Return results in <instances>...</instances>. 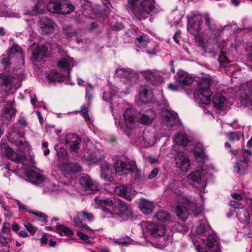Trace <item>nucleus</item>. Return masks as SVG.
I'll use <instances>...</instances> for the list:
<instances>
[{
  "instance_id": "nucleus-12",
  "label": "nucleus",
  "mask_w": 252,
  "mask_h": 252,
  "mask_svg": "<svg viewBox=\"0 0 252 252\" xmlns=\"http://www.w3.org/2000/svg\"><path fill=\"white\" fill-rule=\"evenodd\" d=\"M57 25L51 19L45 17L38 23V31L42 35H49L54 32Z\"/></svg>"
},
{
  "instance_id": "nucleus-18",
  "label": "nucleus",
  "mask_w": 252,
  "mask_h": 252,
  "mask_svg": "<svg viewBox=\"0 0 252 252\" xmlns=\"http://www.w3.org/2000/svg\"><path fill=\"white\" fill-rule=\"evenodd\" d=\"M103 152L95 147L86 149L84 153V158L94 163L99 162L103 158Z\"/></svg>"
},
{
  "instance_id": "nucleus-61",
  "label": "nucleus",
  "mask_w": 252,
  "mask_h": 252,
  "mask_svg": "<svg viewBox=\"0 0 252 252\" xmlns=\"http://www.w3.org/2000/svg\"><path fill=\"white\" fill-rule=\"evenodd\" d=\"M77 236L82 240L86 241L88 239L89 237L82 232H78Z\"/></svg>"
},
{
  "instance_id": "nucleus-55",
  "label": "nucleus",
  "mask_w": 252,
  "mask_h": 252,
  "mask_svg": "<svg viewBox=\"0 0 252 252\" xmlns=\"http://www.w3.org/2000/svg\"><path fill=\"white\" fill-rule=\"evenodd\" d=\"M80 215H82L84 219H86L89 221L93 219V216L91 214L85 212H81Z\"/></svg>"
},
{
  "instance_id": "nucleus-31",
  "label": "nucleus",
  "mask_w": 252,
  "mask_h": 252,
  "mask_svg": "<svg viewBox=\"0 0 252 252\" xmlns=\"http://www.w3.org/2000/svg\"><path fill=\"white\" fill-rule=\"evenodd\" d=\"M189 141L188 136L184 132H179L174 137V142L177 145L185 146L188 145Z\"/></svg>"
},
{
  "instance_id": "nucleus-6",
  "label": "nucleus",
  "mask_w": 252,
  "mask_h": 252,
  "mask_svg": "<svg viewBox=\"0 0 252 252\" xmlns=\"http://www.w3.org/2000/svg\"><path fill=\"white\" fill-rule=\"evenodd\" d=\"M17 78L8 74L0 73V90L5 92L10 91L12 87L20 86L21 80L23 79L22 70L16 73Z\"/></svg>"
},
{
  "instance_id": "nucleus-37",
  "label": "nucleus",
  "mask_w": 252,
  "mask_h": 252,
  "mask_svg": "<svg viewBox=\"0 0 252 252\" xmlns=\"http://www.w3.org/2000/svg\"><path fill=\"white\" fill-rule=\"evenodd\" d=\"M5 149L6 155L11 160L19 162L21 160V158L18 155L17 153L13 151L11 148L4 147Z\"/></svg>"
},
{
  "instance_id": "nucleus-24",
  "label": "nucleus",
  "mask_w": 252,
  "mask_h": 252,
  "mask_svg": "<svg viewBox=\"0 0 252 252\" xmlns=\"http://www.w3.org/2000/svg\"><path fill=\"white\" fill-rule=\"evenodd\" d=\"M114 191L116 195L125 198L128 201H131L135 195V192L130 188L126 186H119L116 187Z\"/></svg>"
},
{
  "instance_id": "nucleus-27",
  "label": "nucleus",
  "mask_w": 252,
  "mask_h": 252,
  "mask_svg": "<svg viewBox=\"0 0 252 252\" xmlns=\"http://www.w3.org/2000/svg\"><path fill=\"white\" fill-rule=\"evenodd\" d=\"M27 177L29 181L35 185H40L46 180L44 176L34 171L28 172Z\"/></svg>"
},
{
  "instance_id": "nucleus-57",
  "label": "nucleus",
  "mask_w": 252,
  "mask_h": 252,
  "mask_svg": "<svg viewBox=\"0 0 252 252\" xmlns=\"http://www.w3.org/2000/svg\"><path fill=\"white\" fill-rule=\"evenodd\" d=\"M158 172V170L157 168H154V169H153L148 175L149 179H152L155 178L157 175Z\"/></svg>"
},
{
  "instance_id": "nucleus-11",
  "label": "nucleus",
  "mask_w": 252,
  "mask_h": 252,
  "mask_svg": "<svg viewBox=\"0 0 252 252\" xmlns=\"http://www.w3.org/2000/svg\"><path fill=\"white\" fill-rule=\"evenodd\" d=\"M203 170L199 169L191 172L188 176L191 184L199 190H204L206 185V180L203 178Z\"/></svg>"
},
{
  "instance_id": "nucleus-19",
  "label": "nucleus",
  "mask_w": 252,
  "mask_h": 252,
  "mask_svg": "<svg viewBox=\"0 0 252 252\" xmlns=\"http://www.w3.org/2000/svg\"><path fill=\"white\" fill-rule=\"evenodd\" d=\"M82 188L86 191H95L99 189L98 183L88 175H83L79 178Z\"/></svg>"
},
{
  "instance_id": "nucleus-33",
  "label": "nucleus",
  "mask_w": 252,
  "mask_h": 252,
  "mask_svg": "<svg viewBox=\"0 0 252 252\" xmlns=\"http://www.w3.org/2000/svg\"><path fill=\"white\" fill-rule=\"evenodd\" d=\"M80 214L81 212L78 213L74 217L73 220L74 225L78 227L82 228L85 231L93 232V230L91 228L83 222L84 218L82 215H80Z\"/></svg>"
},
{
  "instance_id": "nucleus-5",
  "label": "nucleus",
  "mask_w": 252,
  "mask_h": 252,
  "mask_svg": "<svg viewBox=\"0 0 252 252\" xmlns=\"http://www.w3.org/2000/svg\"><path fill=\"white\" fill-rule=\"evenodd\" d=\"M22 62L23 55L21 48L18 46L12 47L8 51L7 54L4 55L0 61L1 67L5 72H10L14 69L11 64L15 62Z\"/></svg>"
},
{
  "instance_id": "nucleus-26",
  "label": "nucleus",
  "mask_w": 252,
  "mask_h": 252,
  "mask_svg": "<svg viewBox=\"0 0 252 252\" xmlns=\"http://www.w3.org/2000/svg\"><path fill=\"white\" fill-rule=\"evenodd\" d=\"M14 102L15 101L13 99L11 101H9V102L5 105L3 109L2 113V116L7 120H10L14 117L16 112V110L13 106Z\"/></svg>"
},
{
  "instance_id": "nucleus-53",
  "label": "nucleus",
  "mask_w": 252,
  "mask_h": 252,
  "mask_svg": "<svg viewBox=\"0 0 252 252\" xmlns=\"http://www.w3.org/2000/svg\"><path fill=\"white\" fill-rule=\"evenodd\" d=\"M24 226L28 231L31 233H34L36 230L32 224L28 222H25Z\"/></svg>"
},
{
  "instance_id": "nucleus-58",
  "label": "nucleus",
  "mask_w": 252,
  "mask_h": 252,
  "mask_svg": "<svg viewBox=\"0 0 252 252\" xmlns=\"http://www.w3.org/2000/svg\"><path fill=\"white\" fill-rule=\"evenodd\" d=\"M204 18L205 20V23L207 26H210L211 23V18L208 13H206L203 15Z\"/></svg>"
},
{
  "instance_id": "nucleus-20",
  "label": "nucleus",
  "mask_w": 252,
  "mask_h": 252,
  "mask_svg": "<svg viewBox=\"0 0 252 252\" xmlns=\"http://www.w3.org/2000/svg\"><path fill=\"white\" fill-rule=\"evenodd\" d=\"M76 63L73 61L72 58L69 56L61 59L57 63L58 67L63 71L67 72L68 77H70V71L73 66L75 65Z\"/></svg>"
},
{
  "instance_id": "nucleus-59",
  "label": "nucleus",
  "mask_w": 252,
  "mask_h": 252,
  "mask_svg": "<svg viewBox=\"0 0 252 252\" xmlns=\"http://www.w3.org/2000/svg\"><path fill=\"white\" fill-rule=\"evenodd\" d=\"M10 225V223H5L2 228V232L3 233H8L9 232Z\"/></svg>"
},
{
  "instance_id": "nucleus-56",
  "label": "nucleus",
  "mask_w": 252,
  "mask_h": 252,
  "mask_svg": "<svg viewBox=\"0 0 252 252\" xmlns=\"http://www.w3.org/2000/svg\"><path fill=\"white\" fill-rule=\"evenodd\" d=\"M17 204L18 205L19 210L21 212H26L28 211L26 206L20 203L19 201H17Z\"/></svg>"
},
{
  "instance_id": "nucleus-52",
  "label": "nucleus",
  "mask_w": 252,
  "mask_h": 252,
  "mask_svg": "<svg viewBox=\"0 0 252 252\" xmlns=\"http://www.w3.org/2000/svg\"><path fill=\"white\" fill-rule=\"evenodd\" d=\"M30 213H32L34 215L39 217L41 219V220L44 222L47 221V216L41 212H29Z\"/></svg>"
},
{
  "instance_id": "nucleus-60",
  "label": "nucleus",
  "mask_w": 252,
  "mask_h": 252,
  "mask_svg": "<svg viewBox=\"0 0 252 252\" xmlns=\"http://www.w3.org/2000/svg\"><path fill=\"white\" fill-rule=\"evenodd\" d=\"M80 111L82 113L83 117L85 118V119H87V118H89V115L87 113V110L86 109V108L85 106H82L81 108Z\"/></svg>"
},
{
  "instance_id": "nucleus-8",
  "label": "nucleus",
  "mask_w": 252,
  "mask_h": 252,
  "mask_svg": "<svg viewBox=\"0 0 252 252\" xmlns=\"http://www.w3.org/2000/svg\"><path fill=\"white\" fill-rule=\"evenodd\" d=\"M116 87H110L109 90L103 93L102 98L106 101H109L110 103V107L112 113L114 110L119 111L122 106L120 104V101L122 99L120 98L117 93H122V91Z\"/></svg>"
},
{
  "instance_id": "nucleus-36",
  "label": "nucleus",
  "mask_w": 252,
  "mask_h": 252,
  "mask_svg": "<svg viewBox=\"0 0 252 252\" xmlns=\"http://www.w3.org/2000/svg\"><path fill=\"white\" fill-rule=\"evenodd\" d=\"M155 218L161 222H166L172 220L170 216L164 211H159L155 215Z\"/></svg>"
},
{
  "instance_id": "nucleus-17",
  "label": "nucleus",
  "mask_w": 252,
  "mask_h": 252,
  "mask_svg": "<svg viewBox=\"0 0 252 252\" xmlns=\"http://www.w3.org/2000/svg\"><path fill=\"white\" fill-rule=\"evenodd\" d=\"M160 116L163 123L167 126H173L178 123V115L175 112L164 109L161 112Z\"/></svg>"
},
{
  "instance_id": "nucleus-42",
  "label": "nucleus",
  "mask_w": 252,
  "mask_h": 252,
  "mask_svg": "<svg viewBox=\"0 0 252 252\" xmlns=\"http://www.w3.org/2000/svg\"><path fill=\"white\" fill-rule=\"evenodd\" d=\"M57 229L58 230V233L62 235H64L69 236L72 235L73 234L72 230L70 228L64 225H57Z\"/></svg>"
},
{
  "instance_id": "nucleus-32",
  "label": "nucleus",
  "mask_w": 252,
  "mask_h": 252,
  "mask_svg": "<svg viewBox=\"0 0 252 252\" xmlns=\"http://www.w3.org/2000/svg\"><path fill=\"white\" fill-rule=\"evenodd\" d=\"M119 204L120 213L117 216H120L123 220H126L130 214V209L123 201L120 200Z\"/></svg>"
},
{
  "instance_id": "nucleus-39",
  "label": "nucleus",
  "mask_w": 252,
  "mask_h": 252,
  "mask_svg": "<svg viewBox=\"0 0 252 252\" xmlns=\"http://www.w3.org/2000/svg\"><path fill=\"white\" fill-rule=\"evenodd\" d=\"M47 77L50 82H62L63 80L62 74L56 71H52Z\"/></svg>"
},
{
  "instance_id": "nucleus-49",
  "label": "nucleus",
  "mask_w": 252,
  "mask_h": 252,
  "mask_svg": "<svg viewBox=\"0 0 252 252\" xmlns=\"http://www.w3.org/2000/svg\"><path fill=\"white\" fill-rule=\"evenodd\" d=\"M63 32L68 37H72L76 34V32L74 30L70 27L64 28Z\"/></svg>"
},
{
  "instance_id": "nucleus-21",
  "label": "nucleus",
  "mask_w": 252,
  "mask_h": 252,
  "mask_svg": "<svg viewBox=\"0 0 252 252\" xmlns=\"http://www.w3.org/2000/svg\"><path fill=\"white\" fill-rule=\"evenodd\" d=\"M32 61L39 62L46 56L47 48L45 46H39L34 43L32 46Z\"/></svg>"
},
{
  "instance_id": "nucleus-29",
  "label": "nucleus",
  "mask_w": 252,
  "mask_h": 252,
  "mask_svg": "<svg viewBox=\"0 0 252 252\" xmlns=\"http://www.w3.org/2000/svg\"><path fill=\"white\" fill-rule=\"evenodd\" d=\"M75 8L74 5L71 4L68 0H60V13L67 14L72 12Z\"/></svg>"
},
{
  "instance_id": "nucleus-46",
  "label": "nucleus",
  "mask_w": 252,
  "mask_h": 252,
  "mask_svg": "<svg viewBox=\"0 0 252 252\" xmlns=\"http://www.w3.org/2000/svg\"><path fill=\"white\" fill-rule=\"evenodd\" d=\"M93 87L91 85L89 84L86 88V98L88 100V104L89 105L90 104L91 100L93 96Z\"/></svg>"
},
{
  "instance_id": "nucleus-40",
  "label": "nucleus",
  "mask_w": 252,
  "mask_h": 252,
  "mask_svg": "<svg viewBox=\"0 0 252 252\" xmlns=\"http://www.w3.org/2000/svg\"><path fill=\"white\" fill-rule=\"evenodd\" d=\"M47 7L49 11L53 13L59 14L60 9V1L59 2L50 1L48 3Z\"/></svg>"
},
{
  "instance_id": "nucleus-62",
  "label": "nucleus",
  "mask_w": 252,
  "mask_h": 252,
  "mask_svg": "<svg viewBox=\"0 0 252 252\" xmlns=\"http://www.w3.org/2000/svg\"><path fill=\"white\" fill-rule=\"evenodd\" d=\"M40 6V4L39 3L37 4L34 7V10L32 11V14H36L38 13H41L43 12L42 10H38L37 8H38Z\"/></svg>"
},
{
  "instance_id": "nucleus-28",
  "label": "nucleus",
  "mask_w": 252,
  "mask_h": 252,
  "mask_svg": "<svg viewBox=\"0 0 252 252\" xmlns=\"http://www.w3.org/2000/svg\"><path fill=\"white\" fill-rule=\"evenodd\" d=\"M138 205L140 210L145 215L151 213L155 207L152 202L144 199H140Z\"/></svg>"
},
{
  "instance_id": "nucleus-3",
  "label": "nucleus",
  "mask_w": 252,
  "mask_h": 252,
  "mask_svg": "<svg viewBox=\"0 0 252 252\" xmlns=\"http://www.w3.org/2000/svg\"><path fill=\"white\" fill-rule=\"evenodd\" d=\"M131 5L135 18L141 20L153 15L160 10L155 0H128Z\"/></svg>"
},
{
  "instance_id": "nucleus-15",
  "label": "nucleus",
  "mask_w": 252,
  "mask_h": 252,
  "mask_svg": "<svg viewBox=\"0 0 252 252\" xmlns=\"http://www.w3.org/2000/svg\"><path fill=\"white\" fill-rule=\"evenodd\" d=\"M176 166L183 172H187L190 168V159L184 152H178L175 156Z\"/></svg>"
},
{
  "instance_id": "nucleus-7",
  "label": "nucleus",
  "mask_w": 252,
  "mask_h": 252,
  "mask_svg": "<svg viewBox=\"0 0 252 252\" xmlns=\"http://www.w3.org/2000/svg\"><path fill=\"white\" fill-rule=\"evenodd\" d=\"M210 80L208 78L202 79L198 83L195 94L202 104L207 105L211 101L213 93L210 89Z\"/></svg>"
},
{
  "instance_id": "nucleus-1",
  "label": "nucleus",
  "mask_w": 252,
  "mask_h": 252,
  "mask_svg": "<svg viewBox=\"0 0 252 252\" xmlns=\"http://www.w3.org/2000/svg\"><path fill=\"white\" fill-rule=\"evenodd\" d=\"M177 184V182L172 181L169 185L168 188L176 195V214L179 218L185 221L187 219L189 212H192L194 216H197L202 212V208L197 207L195 202H191L189 198L185 196L181 190L175 188Z\"/></svg>"
},
{
  "instance_id": "nucleus-54",
  "label": "nucleus",
  "mask_w": 252,
  "mask_h": 252,
  "mask_svg": "<svg viewBox=\"0 0 252 252\" xmlns=\"http://www.w3.org/2000/svg\"><path fill=\"white\" fill-rule=\"evenodd\" d=\"M238 201H237V200H231L230 202V205L234 208H237L238 209L243 208V205L239 203Z\"/></svg>"
},
{
  "instance_id": "nucleus-4",
  "label": "nucleus",
  "mask_w": 252,
  "mask_h": 252,
  "mask_svg": "<svg viewBox=\"0 0 252 252\" xmlns=\"http://www.w3.org/2000/svg\"><path fill=\"white\" fill-rule=\"evenodd\" d=\"M114 166L116 174L126 175L130 173L135 180H139L142 178V173L137 168L134 161L118 160L115 162Z\"/></svg>"
},
{
  "instance_id": "nucleus-2",
  "label": "nucleus",
  "mask_w": 252,
  "mask_h": 252,
  "mask_svg": "<svg viewBox=\"0 0 252 252\" xmlns=\"http://www.w3.org/2000/svg\"><path fill=\"white\" fill-rule=\"evenodd\" d=\"M156 117V114L153 110L149 109L139 112L133 109L127 108L124 113L126 126L127 128L135 127L138 123L145 125H151Z\"/></svg>"
},
{
  "instance_id": "nucleus-25",
  "label": "nucleus",
  "mask_w": 252,
  "mask_h": 252,
  "mask_svg": "<svg viewBox=\"0 0 252 252\" xmlns=\"http://www.w3.org/2000/svg\"><path fill=\"white\" fill-rule=\"evenodd\" d=\"M236 217L240 222L247 224L248 230H250V215L246 209H238L236 211Z\"/></svg>"
},
{
  "instance_id": "nucleus-47",
  "label": "nucleus",
  "mask_w": 252,
  "mask_h": 252,
  "mask_svg": "<svg viewBox=\"0 0 252 252\" xmlns=\"http://www.w3.org/2000/svg\"><path fill=\"white\" fill-rule=\"evenodd\" d=\"M3 239L6 242H0V252H10V247L7 241V240H9V239H6L4 237Z\"/></svg>"
},
{
  "instance_id": "nucleus-16",
  "label": "nucleus",
  "mask_w": 252,
  "mask_h": 252,
  "mask_svg": "<svg viewBox=\"0 0 252 252\" xmlns=\"http://www.w3.org/2000/svg\"><path fill=\"white\" fill-rule=\"evenodd\" d=\"M202 16L199 14L188 18V32L194 35H197L201 30Z\"/></svg>"
},
{
  "instance_id": "nucleus-44",
  "label": "nucleus",
  "mask_w": 252,
  "mask_h": 252,
  "mask_svg": "<svg viewBox=\"0 0 252 252\" xmlns=\"http://www.w3.org/2000/svg\"><path fill=\"white\" fill-rule=\"evenodd\" d=\"M248 155L251 156L252 155V152L249 150H247L242 152V155L238 157L239 160L241 162H244L245 164V166H247V163L249 160Z\"/></svg>"
},
{
  "instance_id": "nucleus-34",
  "label": "nucleus",
  "mask_w": 252,
  "mask_h": 252,
  "mask_svg": "<svg viewBox=\"0 0 252 252\" xmlns=\"http://www.w3.org/2000/svg\"><path fill=\"white\" fill-rule=\"evenodd\" d=\"M62 169L68 173L80 171H81V167L77 163H66L63 165Z\"/></svg>"
},
{
  "instance_id": "nucleus-43",
  "label": "nucleus",
  "mask_w": 252,
  "mask_h": 252,
  "mask_svg": "<svg viewBox=\"0 0 252 252\" xmlns=\"http://www.w3.org/2000/svg\"><path fill=\"white\" fill-rule=\"evenodd\" d=\"M136 39L138 42L137 44L140 48H144L149 42V38L145 34L137 37Z\"/></svg>"
},
{
  "instance_id": "nucleus-41",
  "label": "nucleus",
  "mask_w": 252,
  "mask_h": 252,
  "mask_svg": "<svg viewBox=\"0 0 252 252\" xmlns=\"http://www.w3.org/2000/svg\"><path fill=\"white\" fill-rule=\"evenodd\" d=\"M100 168L101 177L105 180L108 179L109 176L111 173L110 165L108 163H105L101 166Z\"/></svg>"
},
{
  "instance_id": "nucleus-14",
  "label": "nucleus",
  "mask_w": 252,
  "mask_h": 252,
  "mask_svg": "<svg viewBox=\"0 0 252 252\" xmlns=\"http://www.w3.org/2000/svg\"><path fill=\"white\" fill-rule=\"evenodd\" d=\"M141 74L146 80L153 85L161 84L163 78L162 73L157 70H148L141 72Z\"/></svg>"
},
{
  "instance_id": "nucleus-38",
  "label": "nucleus",
  "mask_w": 252,
  "mask_h": 252,
  "mask_svg": "<svg viewBox=\"0 0 252 252\" xmlns=\"http://www.w3.org/2000/svg\"><path fill=\"white\" fill-rule=\"evenodd\" d=\"M95 201L96 203L102 206L113 207L114 205L112 200L109 198H103L102 196L95 197Z\"/></svg>"
},
{
  "instance_id": "nucleus-10",
  "label": "nucleus",
  "mask_w": 252,
  "mask_h": 252,
  "mask_svg": "<svg viewBox=\"0 0 252 252\" xmlns=\"http://www.w3.org/2000/svg\"><path fill=\"white\" fill-rule=\"evenodd\" d=\"M61 142L66 147H69L71 151L77 153L79 149L81 139L74 133H68L62 135Z\"/></svg>"
},
{
  "instance_id": "nucleus-45",
  "label": "nucleus",
  "mask_w": 252,
  "mask_h": 252,
  "mask_svg": "<svg viewBox=\"0 0 252 252\" xmlns=\"http://www.w3.org/2000/svg\"><path fill=\"white\" fill-rule=\"evenodd\" d=\"M204 148L201 143L198 142L195 145L193 148V152L196 155L200 157L201 155L204 153Z\"/></svg>"
},
{
  "instance_id": "nucleus-48",
  "label": "nucleus",
  "mask_w": 252,
  "mask_h": 252,
  "mask_svg": "<svg viewBox=\"0 0 252 252\" xmlns=\"http://www.w3.org/2000/svg\"><path fill=\"white\" fill-rule=\"evenodd\" d=\"M241 135V132H229L226 134V136L230 141L239 140Z\"/></svg>"
},
{
  "instance_id": "nucleus-51",
  "label": "nucleus",
  "mask_w": 252,
  "mask_h": 252,
  "mask_svg": "<svg viewBox=\"0 0 252 252\" xmlns=\"http://www.w3.org/2000/svg\"><path fill=\"white\" fill-rule=\"evenodd\" d=\"M168 88L173 91H177L182 89L180 85L177 83V80L175 83L170 84L168 85Z\"/></svg>"
},
{
  "instance_id": "nucleus-23",
  "label": "nucleus",
  "mask_w": 252,
  "mask_h": 252,
  "mask_svg": "<svg viewBox=\"0 0 252 252\" xmlns=\"http://www.w3.org/2000/svg\"><path fill=\"white\" fill-rule=\"evenodd\" d=\"M153 98L152 90L148 86H142L140 88L137 99H139L143 103H147L150 102Z\"/></svg>"
},
{
  "instance_id": "nucleus-13",
  "label": "nucleus",
  "mask_w": 252,
  "mask_h": 252,
  "mask_svg": "<svg viewBox=\"0 0 252 252\" xmlns=\"http://www.w3.org/2000/svg\"><path fill=\"white\" fill-rule=\"evenodd\" d=\"M241 88L240 102L243 106L249 107L252 105V81L243 85Z\"/></svg>"
},
{
  "instance_id": "nucleus-9",
  "label": "nucleus",
  "mask_w": 252,
  "mask_h": 252,
  "mask_svg": "<svg viewBox=\"0 0 252 252\" xmlns=\"http://www.w3.org/2000/svg\"><path fill=\"white\" fill-rule=\"evenodd\" d=\"M116 72L120 77L121 81L128 86L136 84L138 80V74L131 69L119 68Z\"/></svg>"
},
{
  "instance_id": "nucleus-30",
  "label": "nucleus",
  "mask_w": 252,
  "mask_h": 252,
  "mask_svg": "<svg viewBox=\"0 0 252 252\" xmlns=\"http://www.w3.org/2000/svg\"><path fill=\"white\" fill-rule=\"evenodd\" d=\"M177 83L183 89L185 86L190 85L193 82L192 78L186 73H181L177 77Z\"/></svg>"
},
{
  "instance_id": "nucleus-63",
  "label": "nucleus",
  "mask_w": 252,
  "mask_h": 252,
  "mask_svg": "<svg viewBox=\"0 0 252 252\" xmlns=\"http://www.w3.org/2000/svg\"><path fill=\"white\" fill-rule=\"evenodd\" d=\"M235 169H237V172L239 173H241L243 171V169L241 168V163H237L236 166H235Z\"/></svg>"
},
{
  "instance_id": "nucleus-22",
  "label": "nucleus",
  "mask_w": 252,
  "mask_h": 252,
  "mask_svg": "<svg viewBox=\"0 0 252 252\" xmlns=\"http://www.w3.org/2000/svg\"><path fill=\"white\" fill-rule=\"evenodd\" d=\"M146 227L148 233L154 237L162 236L165 232V227L161 224L150 222L147 224Z\"/></svg>"
},
{
  "instance_id": "nucleus-35",
  "label": "nucleus",
  "mask_w": 252,
  "mask_h": 252,
  "mask_svg": "<svg viewBox=\"0 0 252 252\" xmlns=\"http://www.w3.org/2000/svg\"><path fill=\"white\" fill-rule=\"evenodd\" d=\"M225 98L220 94H216L213 97V102L215 107L223 109L225 106Z\"/></svg>"
},
{
  "instance_id": "nucleus-64",
  "label": "nucleus",
  "mask_w": 252,
  "mask_h": 252,
  "mask_svg": "<svg viewBox=\"0 0 252 252\" xmlns=\"http://www.w3.org/2000/svg\"><path fill=\"white\" fill-rule=\"evenodd\" d=\"M179 37H180V33L178 32H176L174 36H173V39L174 40V41L177 43H179V41H180V40H179Z\"/></svg>"
},
{
  "instance_id": "nucleus-50",
  "label": "nucleus",
  "mask_w": 252,
  "mask_h": 252,
  "mask_svg": "<svg viewBox=\"0 0 252 252\" xmlns=\"http://www.w3.org/2000/svg\"><path fill=\"white\" fill-rule=\"evenodd\" d=\"M132 242L133 241L129 237L126 238L125 240L124 239H120L116 241L118 244L125 246L131 244Z\"/></svg>"
}]
</instances>
